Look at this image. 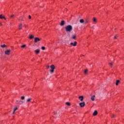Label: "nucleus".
<instances>
[{"mask_svg": "<svg viewBox=\"0 0 124 124\" xmlns=\"http://www.w3.org/2000/svg\"><path fill=\"white\" fill-rule=\"evenodd\" d=\"M0 26H2V24L1 22H0Z\"/></svg>", "mask_w": 124, "mask_h": 124, "instance_id": "34", "label": "nucleus"}, {"mask_svg": "<svg viewBox=\"0 0 124 124\" xmlns=\"http://www.w3.org/2000/svg\"><path fill=\"white\" fill-rule=\"evenodd\" d=\"M0 47H1V48H6V47H7V46L4 44V45H1Z\"/></svg>", "mask_w": 124, "mask_h": 124, "instance_id": "15", "label": "nucleus"}, {"mask_svg": "<svg viewBox=\"0 0 124 124\" xmlns=\"http://www.w3.org/2000/svg\"><path fill=\"white\" fill-rule=\"evenodd\" d=\"M11 52V50L8 49L5 51V55H10Z\"/></svg>", "mask_w": 124, "mask_h": 124, "instance_id": "3", "label": "nucleus"}, {"mask_svg": "<svg viewBox=\"0 0 124 124\" xmlns=\"http://www.w3.org/2000/svg\"><path fill=\"white\" fill-rule=\"evenodd\" d=\"M23 25V24H22V23H20L19 26H18V30H22V26Z\"/></svg>", "mask_w": 124, "mask_h": 124, "instance_id": "11", "label": "nucleus"}, {"mask_svg": "<svg viewBox=\"0 0 124 124\" xmlns=\"http://www.w3.org/2000/svg\"><path fill=\"white\" fill-rule=\"evenodd\" d=\"M85 102L79 103V106H80V107H85Z\"/></svg>", "mask_w": 124, "mask_h": 124, "instance_id": "5", "label": "nucleus"}, {"mask_svg": "<svg viewBox=\"0 0 124 124\" xmlns=\"http://www.w3.org/2000/svg\"><path fill=\"white\" fill-rule=\"evenodd\" d=\"M21 99L22 100H25V96H21Z\"/></svg>", "mask_w": 124, "mask_h": 124, "instance_id": "23", "label": "nucleus"}, {"mask_svg": "<svg viewBox=\"0 0 124 124\" xmlns=\"http://www.w3.org/2000/svg\"><path fill=\"white\" fill-rule=\"evenodd\" d=\"M60 25H61V26H64V21H63V20L62 21Z\"/></svg>", "mask_w": 124, "mask_h": 124, "instance_id": "18", "label": "nucleus"}, {"mask_svg": "<svg viewBox=\"0 0 124 124\" xmlns=\"http://www.w3.org/2000/svg\"><path fill=\"white\" fill-rule=\"evenodd\" d=\"M98 112L96 110H94V111L93 113V116H96L97 115Z\"/></svg>", "mask_w": 124, "mask_h": 124, "instance_id": "14", "label": "nucleus"}, {"mask_svg": "<svg viewBox=\"0 0 124 124\" xmlns=\"http://www.w3.org/2000/svg\"><path fill=\"white\" fill-rule=\"evenodd\" d=\"M87 72H88V69H86L84 70V74H87Z\"/></svg>", "mask_w": 124, "mask_h": 124, "instance_id": "26", "label": "nucleus"}, {"mask_svg": "<svg viewBox=\"0 0 124 124\" xmlns=\"http://www.w3.org/2000/svg\"><path fill=\"white\" fill-rule=\"evenodd\" d=\"M78 98L79 99H80V101H83V100L84 99V97L83 96H80Z\"/></svg>", "mask_w": 124, "mask_h": 124, "instance_id": "9", "label": "nucleus"}, {"mask_svg": "<svg viewBox=\"0 0 124 124\" xmlns=\"http://www.w3.org/2000/svg\"><path fill=\"white\" fill-rule=\"evenodd\" d=\"M14 17V15H13L11 16V18H13Z\"/></svg>", "mask_w": 124, "mask_h": 124, "instance_id": "30", "label": "nucleus"}, {"mask_svg": "<svg viewBox=\"0 0 124 124\" xmlns=\"http://www.w3.org/2000/svg\"><path fill=\"white\" fill-rule=\"evenodd\" d=\"M119 83H120V80H116V86H118V85H119Z\"/></svg>", "mask_w": 124, "mask_h": 124, "instance_id": "19", "label": "nucleus"}, {"mask_svg": "<svg viewBox=\"0 0 124 124\" xmlns=\"http://www.w3.org/2000/svg\"><path fill=\"white\" fill-rule=\"evenodd\" d=\"M66 105H68V106H70V102H66Z\"/></svg>", "mask_w": 124, "mask_h": 124, "instance_id": "24", "label": "nucleus"}, {"mask_svg": "<svg viewBox=\"0 0 124 124\" xmlns=\"http://www.w3.org/2000/svg\"><path fill=\"white\" fill-rule=\"evenodd\" d=\"M41 49H42V50H45V47L44 46H42Z\"/></svg>", "mask_w": 124, "mask_h": 124, "instance_id": "27", "label": "nucleus"}, {"mask_svg": "<svg viewBox=\"0 0 124 124\" xmlns=\"http://www.w3.org/2000/svg\"><path fill=\"white\" fill-rule=\"evenodd\" d=\"M21 102L20 104H23V102L22 101H20Z\"/></svg>", "mask_w": 124, "mask_h": 124, "instance_id": "33", "label": "nucleus"}, {"mask_svg": "<svg viewBox=\"0 0 124 124\" xmlns=\"http://www.w3.org/2000/svg\"><path fill=\"white\" fill-rule=\"evenodd\" d=\"M29 19H31V16H28Z\"/></svg>", "mask_w": 124, "mask_h": 124, "instance_id": "28", "label": "nucleus"}, {"mask_svg": "<svg viewBox=\"0 0 124 124\" xmlns=\"http://www.w3.org/2000/svg\"><path fill=\"white\" fill-rule=\"evenodd\" d=\"M36 54H39L40 53V50L39 49H37L34 51Z\"/></svg>", "mask_w": 124, "mask_h": 124, "instance_id": "8", "label": "nucleus"}, {"mask_svg": "<svg viewBox=\"0 0 124 124\" xmlns=\"http://www.w3.org/2000/svg\"><path fill=\"white\" fill-rule=\"evenodd\" d=\"M31 98H29L27 99L26 102L28 103V102H31Z\"/></svg>", "mask_w": 124, "mask_h": 124, "instance_id": "13", "label": "nucleus"}, {"mask_svg": "<svg viewBox=\"0 0 124 124\" xmlns=\"http://www.w3.org/2000/svg\"><path fill=\"white\" fill-rule=\"evenodd\" d=\"M93 24H96V18H95V17H93Z\"/></svg>", "mask_w": 124, "mask_h": 124, "instance_id": "10", "label": "nucleus"}, {"mask_svg": "<svg viewBox=\"0 0 124 124\" xmlns=\"http://www.w3.org/2000/svg\"><path fill=\"white\" fill-rule=\"evenodd\" d=\"M0 19H4V20H6V18L4 16H2V15H0Z\"/></svg>", "mask_w": 124, "mask_h": 124, "instance_id": "12", "label": "nucleus"}, {"mask_svg": "<svg viewBox=\"0 0 124 124\" xmlns=\"http://www.w3.org/2000/svg\"><path fill=\"white\" fill-rule=\"evenodd\" d=\"M26 45H22L21 47V48H25V47H26Z\"/></svg>", "mask_w": 124, "mask_h": 124, "instance_id": "25", "label": "nucleus"}, {"mask_svg": "<svg viewBox=\"0 0 124 124\" xmlns=\"http://www.w3.org/2000/svg\"><path fill=\"white\" fill-rule=\"evenodd\" d=\"M94 97H95V95H93L91 97V100H92V101H94Z\"/></svg>", "mask_w": 124, "mask_h": 124, "instance_id": "16", "label": "nucleus"}, {"mask_svg": "<svg viewBox=\"0 0 124 124\" xmlns=\"http://www.w3.org/2000/svg\"><path fill=\"white\" fill-rule=\"evenodd\" d=\"M25 27H26V25H25Z\"/></svg>", "mask_w": 124, "mask_h": 124, "instance_id": "37", "label": "nucleus"}, {"mask_svg": "<svg viewBox=\"0 0 124 124\" xmlns=\"http://www.w3.org/2000/svg\"><path fill=\"white\" fill-rule=\"evenodd\" d=\"M70 45H72V46H76V45H77V42L75 41L74 43H71Z\"/></svg>", "mask_w": 124, "mask_h": 124, "instance_id": "6", "label": "nucleus"}, {"mask_svg": "<svg viewBox=\"0 0 124 124\" xmlns=\"http://www.w3.org/2000/svg\"><path fill=\"white\" fill-rule=\"evenodd\" d=\"M109 65H110V66H112L113 65V63H109Z\"/></svg>", "mask_w": 124, "mask_h": 124, "instance_id": "31", "label": "nucleus"}, {"mask_svg": "<svg viewBox=\"0 0 124 124\" xmlns=\"http://www.w3.org/2000/svg\"><path fill=\"white\" fill-rule=\"evenodd\" d=\"M117 37H118V36H114V39H116L117 38Z\"/></svg>", "mask_w": 124, "mask_h": 124, "instance_id": "32", "label": "nucleus"}, {"mask_svg": "<svg viewBox=\"0 0 124 124\" xmlns=\"http://www.w3.org/2000/svg\"><path fill=\"white\" fill-rule=\"evenodd\" d=\"M57 114H59V112L57 111L56 114L57 115Z\"/></svg>", "mask_w": 124, "mask_h": 124, "instance_id": "35", "label": "nucleus"}, {"mask_svg": "<svg viewBox=\"0 0 124 124\" xmlns=\"http://www.w3.org/2000/svg\"><path fill=\"white\" fill-rule=\"evenodd\" d=\"M50 68L51 70H50V73H53V72H54V69H55V65H54L53 64L51 65L50 66Z\"/></svg>", "mask_w": 124, "mask_h": 124, "instance_id": "2", "label": "nucleus"}, {"mask_svg": "<svg viewBox=\"0 0 124 124\" xmlns=\"http://www.w3.org/2000/svg\"><path fill=\"white\" fill-rule=\"evenodd\" d=\"M34 37L33 36V35H30V36L29 37V38H30V39H32Z\"/></svg>", "mask_w": 124, "mask_h": 124, "instance_id": "20", "label": "nucleus"}, {"mask_svg": "<svg viewBox=\"0 0 124 124\" xmlns=\"http://www.w3.org/2000/svg\"><path fill=\"white\" fill-rule=\"evenodd\" d=\"M72 26L69 25L65 27V31L66 32H70L71 31H72L73 30Z\"/></svg>", "mask_w": 124, "mask_h": 124, "instance_id": "1", "label": "nucleus"}, {"mask_svg": "<svg viewBox=\"0 0 124 124\" xmlns=\"http://www.w3.org/2000/svg\"><path fill=\"white\" fill-rule=\"evenodd\" d=\"M89 23V19H87L86 20H85V21H84V25H86V24Z\"/></svg>", "mask_w": 124, "mask_h": 124, "instance_id": "17", "label": "nucleus"}, {"mask_svg": "<svg viewBox=\"0 0 124 124\" xmlns=\"http://www.w3.org/2000/svg\"><path fill=\"white\" fill-rule=\"evenodd\" d=\"M16 110H18V108H16L14 110V112L13 113V114H14L15 113V111H16Z\"/></svg>", "mask_w": 124, "mask_h": 124, "instance_id": "22", "label": "nucleus"}, {"mask_svg": "<svg viewBox=\"0 0 124 124\" xmlns=\"http://www.w3.org/2000/svg\"><path fill=\"white\" fill-rule=\"evenodd\" d=\"M112 118H115V115H113Z\"/></svg>", "mask_w": 124, "mask_h": 124, "instance_id": "36", "label": "nucleus"}, {"mask_svg": "<svg viewBox=\"0 0 124 124\" xmlns=\"http://www.w3.org/2000/svg\"><path fill=\"white\" fill-rule=\"evenodd\" d=\"M38 41H40V39H39V38H38V37L35 38L34 43H37V42H38Z\"/></svg>", "mask_w": 124, "mask_h": 124, "instance_id": "4", "label": "nucleus"}, {"mask_svg": "<svg viewBox=\"0 0 124 124\" xmlns=\"http://www.w3.org/2000/svg\"><path fill=\"white\" fill-rule=\"evenodd\" d=\"M79 22L81 23V24H83L84 25H85V20H84V19H81L80 20H79Z\"/></svg>", "mask_w": 124, "mask_h": 124, "instance_id": "7", "label": "nucleus"}, {"mask_svg": "<svg viewBox=\"0 0 124 124\" xmlns=\"http://www.w3.org/2000/svg\"><path fill=\"white\" fill-rule=\"evenodd\" d=\"M72 39L75 40L76 39V35H73L72 37Z\"/></svg>", "mask_w": 124, "mask_h": 124, "instance_id": "21", "label": "nucleus"}, {"mask_svg": "<svg viewBox=\"0 0 124 124\" xmlns=\"http://www.w3.org/2000/svg\"><path fill=\"white\" fill-rule=\"evenodd\" d=\"M46 68H47V69H49V68H50V66L49 65L46 66Z\"/></svg>", "mask_w": 124, "mask_h": 124, "instance_id": "29", "label": "nucleus"}]
</instances>
